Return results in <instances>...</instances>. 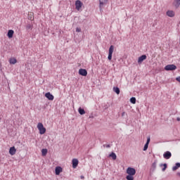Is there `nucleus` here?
Here are the masks:
<instances>
[{"label": "nucleus", "instance_id": "obj_29", "mask_svg": "<svg viewBox=\"0 0 180 180\" xmlns=\"http://www.w3.org/2000/svg\"><path fill=\"white\" fill-rule=\"evenodd\" d=\"M76 32H77V33H79V32H81V28L77 27L76 28Z\"/></svg>", "mask_w": 180, "mask_h": 180}, {"label": "nucleus", "instance_id": "obj_1", "mask_svg": "<svg viewBox=\"0 0 180 180\" xmlns=\"http://www.w3.org/2000/svg\"><path fill=\"white\" fill-rule=\"evenodd\" d=\"M127 174H128L126 176L127 180H134V175H136V169L129 167L127 169Z\"/></svg>", "mask_w": 180, "mask_h": 180}, {"label": "nucleus", "instance_id": "obj_23", "mask_svg": "<svg viewBox=\"0 0 180 180\" xmlns=\"http://www.w3.org/2000/svg\"><path fill=\"white\" fill-rule=\"evenodd\" d=\"M160 167H163V168L162 169V171L164 172V171H165V169H167V163L160 164Z\"/></svg>", "mask_w": 180, "mask_h": 180}, {"label": "nucleus", "instance_id": "obj_20", "mask_svg": "<svg viewBox=\"0 0 180 180\" xmlns=\"http://www.w3.org/2000/svg\"><path fill=\"white\" fill-rule=\"evenodd\" d=\"M113 91L114 92H115V94H117V95H119V94H120V89H119V87L116 86V87H113Z\"/></svg>", "mask_w": 180, "mask_h": 180}, {"label": "nucleus", "instance_id": "obj_27", "mask_svg": "<svg viewBox=\"0 0 180 180\" xmlns=\"http://www.w3.org/2000/svg\"><path fill=\"white\" fill-rule=\"evenodd\" d=\"M148 148V143H146V144L144 145V147H143V151H147Z\"/></svg>", "mask_w": 180, "mask_h": 180}, {"label": "nucleus", "instance_id": "obj_13", "mask_svg": "<svg viewBox=\"0 0 180 180\" xmlns=\"http://www.w3.org/2000/svg\"><path fill=\"white\" fill-rule=\"evenodd\" d=\"M56 175H60V172H63V168L61 167H56L55 169Z\"/></svg>", "mask_w": 180, "mask_h": 180}, {"label": "nucleus", "instance_id": "obj_17", "mask_svg": "<svg viewBox=\"0 0 180 180\" xmlns=\"http://www.w3.org/2000/svg\"><path fill=\"white\" fill-rule=\"evenodd\" d=\"M109 157H111L112 160H116L117 158V156L116 155V153L115 152H112L110 155Z\"/></svg>", "mask_w": 180, "mask_h": 180}, {"label": "nucleus", "instance_id": "obj_21", "mask_svg": "<svg viewBox=\"0 0 180 180\" xmlns=\"http://www.w3.org/2000/svg\"><path fill=\"white\" fill-rule=\"evenodd\" d=\"M78 112H79V115H85V110H84V108H82L81 107L79 108Z\"/></svg>", "mask_w": 180, "mask_h": 180}, {"label": "nucleus", "instance_id": "obj_26", "mask_svg": "<svg viewBox=\"0 0 180 180\" xmlns=\"http://www.w3.org/2000/svg\"><path fill=\"white\" fill-rule=\"evenodd\" d=\"M130 102H131V103H136V98H135V97H131V98H130Z\"/></svg>", "mask_w": 180, "mask_h": 180}, {"label": "nucleus", "instance_id": "obj_5", "mask_svg": "<svg viewBox=\"0 0 180 180\" xmlns=\"http://www.w3.org/2000/svg\"><path fill=\"white\" fill-rule=\"evenodd\" d=\"M172 157V153H171L169 151H166L163 154V158L165 160H169Z\"/></svg>", "mask_w": 180, "mask_h": 180}, {"label": "nucleus", "instance_id": "obj_15", "mask_svg": "<svg viewBox=\"0 0 180 180\" xmlns=\"http://www.w3.org/2000/svg\"><path fill=\"white\" fill-rule=\"evenodd\" d=\"M173 5L175 6V8H179V6H180V0H174V2L173 3Z\"/></svg>", "mask_w": 180, "mask_h": 180}, {"label": "nucleus", "instance_id": "obj_19", "mask_svg": "<svg viewBox=\"0 0 180 180\" xmlns=\"http://www.w3.org/2000/svg\"><path fill=\"white\" fill-rule=\"evenodd\" d=\"M178 168H180V162H176L175 164V166H174L172 167V171H176V169H178Z\"/></svg>", "mask_w": 180, "mask_h": 180}, {"label": "nucleus", "instance_id": "obj_14", "mask_svg": "<svg viewBox=\"0 0 180 180\" xmlns=\"http://www.w3.org/2000/svg\"><path fill=\"white\" fill-rule=\"evenodd\" d=\"M167 16H169V18H174V16H175V13H174L173 11H168L167 12Z\"/></svg>", "mask_w": 180, "mask_h": 180}, {"label": "nucleus", "instance_id": "obj_10", "mask_svg": "<svg viewBox=\"0 0 180 180\" xmlns=\"http://www.w3.org/2000/svg\"><path fill=\"white\" fill-rule=\"evenodd\" d=\"M9 154L11 155H15L16 154V148H15V146L10 148Z\"/></svg>", "mask_w": 180, "mask_h": 180}, {"label": "nucleus", "instance_id": "obj_7", "mask_svg": "<svg viewBox=\"0 0 180 180\" xmlns=\"http://www.w3.org/2000/svg\"><path fill=\"white\" fill-rule=\"evenodd\" d=\"M75 6H76L77 11H79V9L82 8V2H81V1L79 0H77L75 1Z\"/></svg>", "mask_w": 180, "mask_h": 180}, {"label": "nucleus", "instance_id": "obj_33", "mask_svg": "<svg viewBox=\"0 0 180 180\" xmlns=\"http://www.w3.org/2000/svg\"><path fill=\"white\" fill-rule=\"evenodd\" d=\"M85 177L84 176H80L81 179H84Z\"/></svg>", "mask_w": 180, "mask_h": 180}, {"label": "nucleus", "instance_id": "obj_22", "mask_svg": "<svg viewBox=\"0 0 180 180\" xmlns=\"http://www.w3.org/2000/svg\"><path fill=\"white\" fill-rule=\"evenodd\" d=\"M47 151H48L47 149L43 148V149L41 150V155H42L43 157L47 155Z\"/></svg>", "mask_w": 180, "mask_h": 180}, {"label": "nucleus", "instance_id": "obj_11", "mask_svg": "<svg viewBox=\"0 0 180 180\" xmlns=\"http://www.w3.org/2000/svg\"><path fill=\"white\" fill-rule=\"evenodd\" d=\"M72 168H76L77 167H78V164H79L78 159H72Z\"/></svg>", "mask_w": 180, "mask_h": 180}, {"label": "nucleus", "instance_id": "obj_31", "mask_svg": "<svg viewBox=\"0 0 180 180\" xmlns=\"http://www.w3.org/2000/svg\"><path fill=\"white\" fill-rule=\"evenodd\" d=\"M124 115H126V112H123L122 113V117H124Z\"/></svg>", "mask_w": 180, "mask_h": 180}, {"label": "nucleus", "instance_id": "obj_8", "mask_svg": "<svg viewBox=\"0 0 180 180\" xmlns=\"http://www.w3.org/2000/svg\"><path fill=\"white\" fill-rule=\"evenodd\" d=\"M144 60H147V56L146 55H142L138 59V64H141Z\"/></svg>", "mask_w": 180, "mask_h": 180}, {"label": "nucleus", "instance_id": "obj_30", "mask_svg": "<svg viewBox=\"0 0 180 180\" xmlns=\"http://www.w3.org/2000/svg\"><path fill=\"white\" fill-rule=\"evenodd\" d=\"M105 147H106L107 148H110V144L106 145Z\"/></svg>", "mask_w": 180, "mask_h": 180}, {"label": "nucleus", "instance_id": "obj_25", "mask_svg": "<svg viewBox=\"0 0 180 180\" xmlns=\"http://www.w3.org/2000/svg\"><path fill=\"white\" fill-rule=\"evenodd\" d=\"M99 2H100V8H101V6L104 5L105 2H108V0H99Z\"/></svg>", "mask_w": 180, "mask_h": 180}, {"label": "nucleus", "instance_id": "obj_32", "mask_svg": "<svg viewBox=\"0 0 180 180\" xmlns=\"http://www.w3.org/2000/svg\"><path fill=\"white\" fill-rule=\"evenodd\" d=\"M176 121H177V122H180V117H177V118H176Z\"/></svg>", "mask_w": 180, "mask_h": 180}, {"label": "nucleus", "instance_id": "obj_12", "mask_svg": "<svg viewBox=\"0 0 180 180\" xmlns=\"http://www.w3.org/2000/svg\"><path fill=\"white\" fill-rule=\"evenodd\" d=\"M15 33V31L13 30H9L7 33V37L8 39H12L13 37V34Z\"/></svg>", "mask_w": 180, "mask_h": 180}, {"label": "nucleus", "instance_id": "obj_9", "mask_svg": "<svg viewBox=\"0 0 180 180\" xmlns=\"http://www.w3.org/2000/svg\"><path fill=\"white\" fill-rule=\"evenodd\" d=\"M45 96L49 99V101H54V96H53L50 92L45 94Z\"/></svg>", "mask_w": 180, "mask_h": 180}, {"label": "nucleus", "instance_id": "obj_24", "mask_svg": "<svg viewBox=\"0 0 180 180\" xmlns=\"http://www.w3.org/2000/svg\"><path fill=\"white\" fill-rule=\"evenodd\" d=\"M27 30H32L33 29V25L32 24H27L26 26Z\"/></svg>", "mask_w": 180, "mask_h": 180}, {"label": "nucleus", "instance_id": "obj_3", "mask_svg": "<svg viewBox=\"0 0 180 180\" xmlns=\"http://www.w3.org/2000/svg\"><path fill=\"white\" fill-rule=\"evenodd\" d=\"M165 71H175L176 70V65H167L165 67Z\"/></svg>", "mask_w": 180, "mask_h": 180}, {"label": "nucleus", "instance_id": "obj_4", "mask_svg": "<svg viewBox=\"0 0 180 180\" xmlns=\"http://www.w3.org/2000/svg\"><path fill=\"white\" fill-rule=\"evenodd\" d=\"M113 50H115V46L113 45H111L109 48V52H108V59L110 61L112 60V56L113 54Z\"/></svg>", "mask_w": 180, "mask_h": 180}, {"label": "nucleus", "instance_id": "obj_18", "mask_svg": "<svg viewBox=\"0 0 180 180\" xmlns=\"http://www.w3.org/2000/svg\"><path fill=\"white\" fill-rule=\"evenodd\" d=\"M158 162V160H155L154 162L152 164V168L153 171H155V169L157 168V163Z\"/></svg>", "mask_w": 180, "mask_h": 180}, {"label": "nucleus", "instance_id": "obj_16", "mask_svg": "<svg viewBox=\"0 0 180 180\" xmlns=\"http://www.w3.org/2000/svg\"><path fill=\"white\" fill-rule=\"evenodd\" d=\"M9 63L10 64L14 65V64H16V63H18V60L15 58H11L9 59Z\"/></svg>", "mask_w": 180, "mask_h": 180}, {"label": "nucleus", "instance_id": "obj_2", "mask_svg": "<svg viewBox=\"0 0 180 180\" xmlns=\"http://www.w3.org/2000/svg\"><path fill=\"white\" fill-rule=\"evenodd\" d=\"M37 129L39 131V134H44V133H46V129L44 125H43V123L39 122L37 124Z\"/></svg>", "mask_w": 180, "mask_h": 180}, {"label": "nucleus", "instance_id": "obj_28", "mask_svg": "<svg viewBox=\"0 0 180 180\" xmlns=\"http://www.w3.org/2000/svg\"><path fill=\"white\" fill-rule=\"evenodd\" d=\"M150 140H151V139H150V136H148V137L147 138L146 144H150Z\"/></svg>", "mask_w": 180, "mask_h": 180}, {"label": "nucleus", "instance_id": "obj_6", "mask_svg": "<svg viewBox=\"0 0 180 180\" xmlns=\"http://www.w3.org/2000/svg\"><path fill=\"white\" fill-rule=\"evenodd\" d=\"M79 74L82 77H86V75H88V71H86V69H79Z\"/></svg>", "mask_w": 180, "mask_h": 180}]
</instances>
